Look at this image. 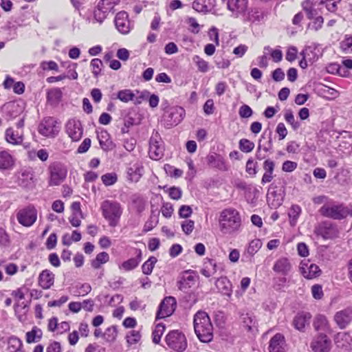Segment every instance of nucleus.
<instances>
[{"label":"nucleus","instance_id":"0e129e2a","mask_svg":"<svg viewBox=\"0 0 352 352\" xmlns=\"http://www.w3.org/2000/svg\"><path fill=\"white\" fill-rule=\"evenodd\" d=\"M141 335L138 331H131L126 336V341L129 344H135L139 342Z\"/></svg>","mask_w":352,"mask_h":352},{"label":"nucleus","instance_id":"680f3d73","mask_svg":"<svg viewBox=\"0 0 352 352\" xmlns=\"http://www.w3.org/2000/svg\"><path fill=\"white\" fill-rule=\"evenodd\" d=\"M23 306L19 308V305H15L16 315L21 322H25L27 319L26 313L28 311V307L26 305L22 303Z\"/></svg>","mask_w":352,"mask_h":352},{"label":"nucleus","instance_id":"1a4fd4ad","mask_svg":"<svg viewBox=\"0 0 352 352\" xmlns=\"http://www.w3.org/2000/svg\"><path fill=\"white\" fill-rule=\"evenodd\" d=\"M164 144L157 131H153L149 140L148 155L153 160H159L164 156Z\"/></svg>","mask_w":352,"mask_h":352},{"label":"nucleus","instance_id":"a211bd4d","mask_svg":"<svg viewBox=\"0 0 352 352\" xmlns=\"http://www.w3.org/2000/svg\"><path fill=\"white\" fill-rule=\"evenodd\" d=\"M144 173V166L140 161L131 162L126 168V177L131 182H138Z\"/></svg>","mask_w":352,"mask_h":352},{"label":"nucleus","instance_id":"5fc2aeb1","mask_svg":"<svg viewBox=\"0 0 352 352\" xmlns=\"http://www.w3.org/2000/svg\"><path fill=\"white\" fill-rule=\"evenodd\" d=\"M193 62L197 65L198 70L202 73H206L209 70L208 63L199 56H195L192 58Z\"/></svg>","mask_w":352,"mask_h":352},{"label":"nucleus","instance_id":"774afa93","mask_svg":"<svg viewBox=\"0 0 352 352\" xmlns=\"http://www.w3.org/2000/svg\"><path fill=\"white\" fill-rule=\"evenodd\" d=\"M186 23L189 25V30L193 34H198L200 31L199 24L194 17H188L186 19Z\"/></svg>","mask_w":352,"mask_h":352},{"label":"nucleus","instance_id":"603ef678","mask_svg":"<svg viewBox=\"0 0 352 352\" xmlns=\"http://www.w3.org/2000/svg\"><path fill=\"white\" fill-rule=\"evenodd\" d=\"M261 247L262 241L258 239H255L250 242L246 252L250 256H253Z\"/></svg>","mask_w":352,"mask_h":352},{"label":"nucleus","instance_id":"49530a36","mask_svg":"<svg viewBox=\"0 0 352 352\" xmlns=\"http://www.w3.org/2000/svg\"><path fill=\"white\" fill-rule=\"evenodd\" d=\"M93 14L94 16L92 19L87 18V21L90 23H98L99 24H102L107 16L104 11L100 10V9L97 6L94 9Z\"/></svg>","mask_w":352,"mask_h":352},{"label":"nucleus","instance_id":"4468645a","mask_svg":"<svg viewBox=\"0 0 352 352\" xmlns=\"http://www.w3.org/2000/svg\"><path fill=\"white\" fill-rule=\"evenodd\" d=\"M197 279L198 276L194 271H184L179 276L177 286L179 290L187 292L190 289L195 287Z\"/></svg>","mask_w":352,"mask_h":352},{"label":"nucleus","instance_id":"3c124183","mask_svg":"<svg viewBox=\"0 0 352 352\" xmlns=\"http://www.w3.org/2000/svg\"><path fill=\"white\" fill-rule=\"evenodd\" d=\"M284 118L285 121L292 126V128L294 130L296 131L300 128V124L299 122L296 120L293 112L291 109H287L285 111L284 113Z\"/></svg>","mask_w":352,"mask_h":352},{"label":"nucleus","instance_id":"dca6fc26","mask_svg":"<svg viewBox=\"0 0 352 352\" xmlns=\"http://www.w3.org/2000/svg\"><path fill=\"white\" fill-rule=\"evenodd\" d=\"M65 132L74 142L79 141L83 134V128L80 120L70 119L65 125Z\"/></svg>","mask_w":352,"mask_h":352},{"label":"nucleus","instance_id":"72a5a7b5","mask_svg":"<svg viewBox=\"0 0 352 352\" xmlns=\"http://www.w3.org/2000/svg\"><path fill=\"white\" fill-rule=\"evenodd\" d=\"M276 186L275 183H272L268 188V193L267 195V201L268 204L272 208H277L282 204V198H277V192L275 190Z\"/></svg>","mask_w":352,"mask_h":352},{"label":"nucleus","instance_id":"4be33fe9","mask_svg":"<svg viewBox=\"0 0 352 352\" xmlns=\"http://www.w3.org/2000/svg\"><path fill=\"white\" fill-rule=\"evenodd\" d=\"M300 270L302 276L307 279L314 278L320 274L319 267L314 263H310L309 261H302L300 263Z\"/></svg>","mask_w":352,"mask_h":352},{"label":"nucleus","instance_id":"6e6552de","mask_svg":"<svg viewBox=\"0 0 352 352\" xmlns=\"http://www.w3.org/2000/svg\"><path fill=\"white\" fill-rule=\"evenodd\" d=\"M186 111L180 106H173L167 109L163 116L167 128L178 125L185 118Z\"/></svg>","mask_w":352,"mask_h":352},{"label":"nucleus","instance_id":"423d86ee","mask_svg":"<svg viewBox=\"0 0 352 352\" xmlns=\"http://www.w3.org/2000/svg\"><path fill=\"white\" fill-rule=\"evenodd\" d=\"M60 124L53 117L44 118L38 126V132L42 136L54 138L60 131Z\"/></svg>","mask_w":352,"mask_h":352},{"label":"nucleus","instance_id":"20e7f679","mask_svg":"<svg viewBox=\"0 0 352 352\" xmlns=\"http://www.w3.org/2000/svg\"><path fill=\"white\" fill-rule=\"evenodd\" d=\"M319 212L323 217L340 220L346 218L347 216L352 217V205L346 206L344 204L328 202L320 208Z\"/></svg>","mask_w":352,"mask_h":352},{"label":"nucleus","instance_id":"c03bdc74","mask_svg":"<svg viewBox=\"0 0 352 352\" xmlns=\"http://www.w3.org/2000/svg\"><path fill=\"white\" fill-rule=\"evenodd\" d=\"M109 261V255L106 252H102L98 254L95 259L91 262V265L94 269H99L102 265Z\"/></svg>","mask_w":352,"mask_h":352},{"label":"nucleus","instance_id":"a18cd8bd","mask_svg":"<svg viewBox=\"0 0 352 352\" xmlns=\"http://www.w3.org/2000/svg\"><path fill=\"white\" fill-rule=\"evenodd\" d=\"M301 211V208L298 205L294 204L291 206L288 212V216L289 223L292 226H295L296 225Z\"/></svg>","mask_w":352,"mask_h":352},{"label":"nucleus","instance_id":"39448f33","mask_svg":"<svg viewBox=\"0 0 352 352\" xmlns=\"http://www.w3.org/2000/svg\"><path fill=\"white\" fill-rule=\"evenodd\" d=\"M49 173L48 184L50 186L60 185L66 178L67 170L59 162L51 163L47 168Z\"/></svg>","mask_w":352,"mask_h":352},{"label":"nucleus","instance_id":"9d476101","mask_svg":"<svg viewBox=\"0 0 352 352\" xmlns=\"http://www.w3.org/2000/svg\"><path fill=\"white\" fill-rule=\"evenodd\" d=\"M18 222L25 226H32L37 219V210L32 205L27 206L20 209L16 214Z\"/></svg>","mask_w":352,"mask_h":352},{"label":"nucleus","instance_id":"de8ad7c7","mask_svg":"<svg viewBox=\"0 0 352 352\" xmlns=\"http://www.w3.org/2000/svg\"><path fill=\"white\" fill-rule=\"evenodd\" d=\"M116 98L123 102H128L129 101H134L135 94L131 89H122L117 93Z\"/></svg>","mask_w":352,"mask_h":352},{"label":"nucleus","instance_id":"473e14b6","mask_svg":"<svg viewBox=\"0 0 352 352\" xmlns=\"http://www.w3.org/2000/svg\"><path fill=\"white\" fill-rule=\"evenodd\" d=\"M98 139L100 147L104 151H111L114 148V144L111 140L110 135L107 131H101L98 133Z\"/></svg>","mask_w":352,"mask_h":352},{"label":"nucleus","instance_id":"a878e982","mask_svg":"<svg viewBox=\"0 0 352 352\" xmlns=\"http://www.w3.org/2000/svg\"><path fill=\"white\" fill-rule=\"evenodd\" d=\"M6 140L12 145H20L23 141V130H14L10 127L5 132Z\"/></svg>","mask_w":352,"mask_h":352},{"label":"nucleus","instance_id":"f257e3e1","mask_svg":"<svg viewBox=\"0 0 352 352\" xmlns=\"http://www.w3.org/2000/svg\"><path fill=\"white\" fill-rule=\"evenodd\" d=\"M218 221L219 230L223 234L234 235L241 230V217L235 208L223 209L219 214Z\"/></svg>","mask_w":352,"mask_h":352},{"label":"nucleus","instance_id":"f3484780","mask_svg":"<svg viewBox=\"0 0 352 352\" xmlns=\"http://www.w3.org/2000/svg\"><path fill=\"white\" fill-rule=\"evenodd\" d=\"M18 184L23 188H29L34 183V172L30 167L21 168L16 174Z\"/></svg>","mask_w":352,"mask_h":352},{"label":"nucleus","instance_id":"6ab92c4d","mask_svg":"<svg viewBox=\"0 0 352 352\" xmlns=\"http://www.w3.org/2000/svg\"><path fill=\"white\" fill-rule=\"evenodd\" d=\"M135 257L124 261L118 265L120 270L129 272L135 270L142 260V252L140 249H134Z\"/></svg>","mask_w":352,"mask_h":352},{"label":"nucleus","instance_id":"2f4dec72","mask_svg":"<svg viewBox=\"0 0 352 352\" xmlns=\"http://www.w3.org/2000/svg\"><path fill=\"white\" fill-rule=\"evenodd\" d=\"M335 342L338 347L349 351L352 343V337L348 333L340 332L336 335Z\"/></svg>","mask_w":352,"mask_h":352},{"label":"nucleus","instance_id":"2eb2a0df","mask_svg":"<svg viewBox=\"0 0 352 352\" xmlns=\"http://www.w3.org/2000/svg\"><path fill=\"white\" fill-rule=\"evenodd\" d=\"M114 23L117 30L122 34H128L133 28L129 19V14L125 11H120L116 14Z\"/></svg>","mask_w":352,"mask_h":352},{"label":"nucleus","instance_id":"6e6d98bb","mask_svg":"<svg viewBox=\"0 0 352 352\" xmlns=\"http://www.w3.org/2000/svg\"><path fill=\"white\" fill-rule=\"evenodd\" d=\"M309 53H313V50L311 47H307L300 53V54L302 56V58L300 60L299 65L302 69L306 68L308 65L307 59H309V61L310 62L312 60V58L309 57Z\"/></svg>","mask_w":352,"mask_h":352},{"label":"nucleus","instance_id":"c756f323","mask_svg":"<svg viewBox=\"0 0 352 352\" xmlns=\"http://www.w3.org/2000/svg\"><path fill=\"white\" fill-rule=\"evenodd\" d=\"M311 318V315L308 312H299L293 320V325L295 329L303 331L306 325L309 324Z\"/></svg>","mask_w":352,"mask_h":352},{"label":"nucleus","instance_id":"79ce46f5","mask_svg":"<svg viewBox=\"0 0 352 352\" xmlns=\"http://www.w3.org/2000/svg\"><path fill=\"white\" fill-rule=\"evenodd\" d=\"M210 1L211 0H196L192 3V8L199 12L206 13L209 12L212 7Z\"/></svg>","mask_w":352,"mask_h":352},{"label":"nucleus","instance_id":"e2e57ef3","mask_svg":"<svg viewBox=\"0 0 352 352\" xmlns=\"http://www.w3.org/2000/svg\"><path fill=\"white\" fill-rule=\"evenodd\" d=\"M101 179L103 184L108 186L114 184L118 179L117 175L116 173H106L101 177Z\"/></svg>","mask_w":352,"mask_h":352},{"label":"nucleus","instance_id":"f8f14e48","mask_svg":"<svg viewBox=\"0 0 352 352\" xmlns=\"http://www.w3.org/2000/svg\"><path fill=\"white\" fill-rule=\"evenodd\" d=\"M177 307L176 299L173 296H166L160 302L156 314V320L171 316Z\"/></svg>","mask_w":352,"mask_h":352},{"label":"nucleus","instance_id":"9b49d317","mask_svg":"<svg viewBox=\"0 0 352 352\" xmlns=\"http://www.w3.org/2000/svg\"><path fill=\"white\" fill-rule=\"evenodd\" d=\"M332 346L331 340L327 334L324 333H318L316 335L310 344L313 352H330Z\"/></svg>","mask_w":352,"mask_h":352},{"label":"nucleus","instance_id":"052dcab7","mask_svg":"<svg viewBox=\"0 0 352 352\" xmlns=\"http://www.w3.org/2000/svg\"><path fill=\"white\" fill-rule=\"evenodd\" d=\"M254 142L248 139H241L239 141V148L244 153H250L254 149Z\"/></svg>","mask_w":352,"mask_h":352},{"label":"nucleus","instance_id":"13d9d810","mask_svg":"<svg viewBox=\"0 0 352 352\" xmlns=\"http://www.w3.org/2000/svg\"><path fill=\"white\" fill-rule=\"evenodd\" d=\"M90 66L91 67L92 74L94 77H98L101 72L102 62L99 58H94L91 60Z\"/></svg>","mask_w":352,"mask_h":352},{"label":"nucleus","instance_id":"09e8293b","mask_svg":"<svg viewBox=\"0 0 352 352\" xmlns=\"http://www.w3.org/2000/svg\"><path fill=\"white\" fill-rule=\"evenodd\" d=\"M157 261L155 256H150L142 265V273L145 275H150L153 272Z\"/></svg>","mask_w":352,"mask_h":352},{"label":"nucleus","instance_id":"c9c22d12","mask_svg":"<svg viewBox=\"0 0 352 352\" xmlns=\"http://www.w3.org/2000/svg\"><path fill=\"white\" fill-rule=\"evenodd\" d=\"M217 271V266L215 261L210 258H206L204 262L203 267L201 270V274L209 278L215 274Z\"/></svg>","mask_w":352,"mask_h":352},{"label":"nucleus","instance_id":"a19ab883","mask_svg":"<svg viewBox=\"0 0 352 352\" xmlns=\"http://www.w3.org/2000/svg\"><path fill=\"white\" fill-rule=\"evenodd\" d=\"M26 342L29 344L38 342L43 336V332L41 329L34 326L30 331L25 334Z\"/></svg>","mask_w":352,"mask_h":352},{"label":"nucleus","instance_id":"69168bd1","mask_svg":"<svg viewBox=\"0 0 352 352\" xmlns=\"http://www.w3.org/2000/svg\"><path fill=\"white\" fill-rule=\"evenodd\" d=\"M258 164L252 159H249L246 162V172L252 176H255L257 173Z\"/></svg>","mask_w":352,"mask_h":352},{"label":"nucleus","instance_id":"393cba45","mask_svg":"<svg viewBox=\"0 0 352 352\" xmlns=\"http://www.w3.org/2000/svg\"><path fill=\"white\" fill-rule=\"evenodd\" d=\"M15 166V158L8 151H0V170L10 171Z\"/></svg>","mask_w":352,"mask_h":352},{"label":"nucleus","instance_id":"c85d7f7f","mask_svg":"<svg viewBox=\"0 0 352 352\" xmlns=\"http://www.w3.org/2000/svg\"><path fill=\"white\" fill-rule=\"evenodd\" d=\"M292 265L289 260L286 257H281L276 261L273 266V270L282 275H287L292 270Z\"/></svg>","mask_w":352,"mask_h":352},{"label":"nucleus","instance_id":"e433bc0d","mask_svg":"<svg viewBox=\"0 0 352 352\" xmlns=\"http://www.w3.org/2000/svg\"><path fill=\"white\" fill-rule=\"evenodd\" d=\"M265 16L264 12L258 8H248L245 17H242L245 21L255 23L261 21Z\"/></svg>","mask_w":352,"mask_h":352},{"label":"nucleus","instance_id":"ddd939ff","mask_svg":"<svg viewBox=\"0 0 352 352\" xmlns=\"http://www.w3.org/2000/svg\"><path fill=\"white\" fill-rule=\"evenodd\" d=\"M227 8L234 19L245 17L248 11V0H227Z\"/></svg>","mask_w":352,"mask_h":352},{"label":"nucleus","instance_id":"4c0bfd02","mask_svg":"<svg viewBox=\"0 0 352 352\" xmlns=\"http://www.w3.org/2000/svg\"><path fill=\"white\" fill-rule=\"evenodd\" d=\"M160 211L151 210L149 219L145 222L143 231L145 232L152 230L159 222Z\"/></svg>","mask_w":352,"mask_h":352},{"label":"nucleus","instance_id":"aec40b11","mask_svg":"<svg viewBox=\"0 0 352 352\" xmlns=\"http://www.w3.org/2000/svg\"><path fill=\"white\" fill-rule=\"evenodd\" d=\"M333 319L340 329H345L352 321V309L346 308L337 311Z\"/></svg>","mask_w":352,"mask_h":352},{"label":"nucleus","instance_id":"37998d69","mask_svg":"<svg viewBox=\"0 0 352 352\" xmlns=\"http://www.w3.org/2000/svg\"><path fill=\"white\" fill-rule=\"evenodd\" d=\"M23 346L21 339L15 336H10L8 340V349L10 352H20Z\"/></svg>","mask_w":352,"mask_h":352},{"label":"nucleus","instance_id":"f03ea898","mask_svg":"<svg viewBox=\"0 0 352 352\" xmlns=\"http://www.w3.org/2000/svg\"><path fill=\"white\" fill-rule=\"evenodd\" d=\"M195 332L202 342H209L213 338V326L208 314L203 311H197L194 316Z\"/></svg>","mask_w":352,"mask_h":352},{"label":"nucleus","instance_id":"7ed1b4c3","mask_svg":"<svg viewBox=\"0 0 352 352\" xmlns=\"http://www.w3.org/2000/svg\"><path fill=\"white\" fill-rule=\"evenodd\" d=\"M102 217L112 228L118 226L123 213L120 203L113 200H105L100 206Z\"/></svg>","mask_w":352,"mask_h":352},{"label":"nucleus","instance_id":"58836bf2","mask_svg":"<svg viewBox=\"0 0 352 352\" xmlns=\"http://www.w3.org/2000/svg\"><path fill=\"white\" fill-rule=\"evenodd\" d=\"M259 195L258 189L252 186L244 193V196L247 202L252 206L256 205L257 199Z\"/></svg>","mask_w":352,"mask_h":352},{"label":"nucleus","instance_id":"338daca9","mask_svg":"<svg viewBox=\"0 0 352 352\" xmlns=\"http://www.w3.org/2000/svg\"><path fill=\"white\" fill-rule=\"evenodd\" d=\"M174 209L173 206L172 204L169 202H166L162 204L161 212L165 218H170L171 217L173 213Z\"/></svg>","mask_w":352,"mask_h":352},{"label":"nucleus","instance_id":"8fccbe9b","mask_svg":"<svg viewBox=\"0 0 352 352\" xmlns=\"http://www.w3.org/2000/svg\"><path fill=\"white\" fill-rule=\"evenodd\" d=\"M166 327L163 323H158L156 324L155 329L153 331V342L155 344H159L161 340V338L165 331Z\"/></svg>","mask_w":352,"mask_h":352},{"label":"nucleus","instance_id":"ea45409f","mask_svg":"<svg viewBox=\"0 0 352 352\" xmlns=\"http://www.w3.org/2000/svg\"><path fill=\"white\" fill-rule=\"evenodd\" d=\"M208 163L213 167L221 170H227L228 167L225 160L221 155H210L208 158Z\"/></svg>","mask_w":352,"mask_h":352},{"label":"nucleus","instance_id":"864d4df0","mask_svg":"<svg viewBox=\"0 0 352 352\" xmlns=\"http://www.w3.org/2000/svg\"><path fill=\"white\" fill-rule=\"evenodd\" d=\"M117 333L116 327L111 326L105 329L102 338L107 342H113L116 339Z\"/></svg>","mask_w":352,"mask_h":352},{"label":"nucleus","instance_id":"cd10ccee","mask_svg":"<svg viewBox=\"0 0 352 352\" xmlns=\"http://www.w3.org/2000/svg\"><path fill=\"white\" fill-rule=\"evenodd\" d=\"M55 275L49 270H43L38 278V285L43 289H50L54 283Z\"/></svg>","mask_w":352,"mask_h":352},{"label":"nucleus","instance_id":"412c9836","mask_svg":"<svg viewBox=\"0 0 352 352\" xmlns=\"http://www.w3.org/2000/svg\"><path fill=\"white\" fill-rule=\"evenodd\" d=\"M262 167L264 170V173L262 176L261 184L262 185H265L271 182L274 177L275 175L274 172L276 167V163L272 159L267 158L264 160Z\"/></svg>","mask_w":352,"mask_h":352},{"label":"nucleus","instance_id":"b1692460","mask_svg":"<svg viewBox=\"0 0 352 352\" xmlns=\"http://www.w3.org/2000/svg\"><path fill=\"white\" fill-rule=\"evenodd\" d=\"M324 3V0H305L302 2V7L309 19H314L318 14V7Z\"/></svg>","mask_w":352,"mask_h":352},{"label":"nucleus","instance_id":"bb28decb","mask_svg":"<svg viewBox=\"0 0 352 352\" xmlns=\"http://www.w3.org/2000/svg\"><path fill=\"white\" fill-rule=\"evenodd\" d=\"M313 325L314 329L317 331H321L320 333L326 334H331L332 333L330 324L327 317L324 315H317L314 319Z\"/></svg>","mask_w":352,"mask_h":352},{"label":"nucleus","instance_id":"4d7b16f0","mask_svg":"<svg viewBox=\"0 0 352 352\" xmlns=\"http://www.w3.org/2000/svg\"><path fill=\"white\" fill-rule=\"evenodd\" d=\"M115 3L112 1V0H100L97 7L100 9V10L104 11V13L108 14L109 12L113 10L114 8Z\"/></svg>","mask_w":352,"mask_h":352},{"label":"nucleus","instance_id":"0eeeda50","mask_svg":"<svg viewBox=\"0 0 352 352\" xmlns=\"http://www.w3.org/2000/svg\"><path fill=\"white\" fill-rule=\"evenodd\" d=\"M168 346L177 352H182L187 347V340L184 333L178 330L170 331L165 337Z\"/></svg>","mask_w":352,"mask_h":352},{"label":"nucleus","instance_id":"bf43d9fd","mask_svg":"<svg viewBox=\"0 0 352 352\" xmlns=\"http://www.w3.org/2000/svg\"><path fill=\"white\" fill-rule=\"evenodd\" d=\"M132 204L139 213L142 212L145 208V201L140 196H133L132 197Z\"/></svg>","mask_w":352,"mask_h":352},{"label":"nucleus","instance_id":"7c9ffc66","mask_svg":"<svg viewBox=\"0 0 352 352\" xmlns=\"http://www.w3.org/2000/svg\"><path fill=\"white\" fill-rule=\"evenodd\" d=\"M240 320L242 326L248 331H257V322L252 314H241Z\"/></svg>","mask_w":352,"mask_h":352},{"label":"nucleus","instance_id":"f704fd0d","mask_svg":"<svg viewBox=\"0 0 352 352\" xmlns=\"http://www.w3.org/2000/svg\"><path fill=\"white\" fill-rule=\"evenodd\" d=\"M320 232L326 239H333L338 234L337 227L331 223H324L320 228Z\"/></svg>","mask_w":352,"mask_h":352},{"label":"nucleus","instance_id":"5701e85b","mask_svg":"<svg viewBox=\"0 0 352 352\" xmlns=\"http://www.w3.org/2000/svg\"><path fill=\"white\" fill-rule=\"evenodd\" d=\"M269 352H286L287 344L285 337L281 333L275 334L270 340Z\"/></svg>","mask_w":352,"mask_h":352}]
</instances>
